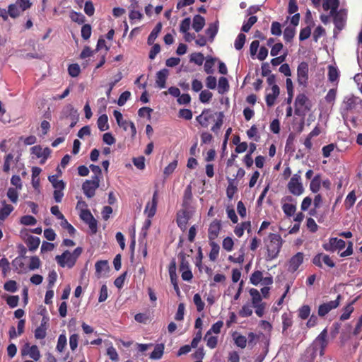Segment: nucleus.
Wrapping results in <instances>:
<instances>
[{"label":"nucleus","mask_w":362,"mask_h":362,"mask_svg":"<svg viewBox=\"0 0 362 362\" xmlns=\"http://www.w3.org/2000/svg\"><path fill=\"white\" fill-rule=\"evenodd\" d=\"M339 78V71L337 69L332 65L328 67V78L331 82L336 81Z\"/></svg>","instance_id":"obj_48"},{"label":"nucleus","mask_w":362,"mask_h":362,"mask_svg":"<svg viewBox=\"0 0 362 362\" xmlns=\"http://www.w3.org/2000/svg\"><path fill=\"white\" fill-rule=\"evenodd\" d=\"M354 301L349 303L344 308V312L343 313L341 314V315L340 316V320L341 321H345L348 319H349L351 313L354 312V307H353V304H354Z\"/></svg>","instance_id":"obj_40"},{"label":"nucleus","mask_w":362,"mask_h":362,"mask_svg":"<svg viewBox=\"0 0 362 362\" xmlns=\"http://www.w3.org/2000/svg\"><path fill=\"white\" fill-rule=\"evenodd\" d=\"M282 209H283V211L284 212V214L287 216L290 217V216H292L295 214L296 207V205H294L293 204L286 203V204H283Z\"/></svg>","instance_id":"obj_47"},{"label":"nucleus","mask_w":362,"mask_h":362,"mask_svg":"<svg viewBox=\"0 0 362 362\" xmlns=\"http://www.w3.org/2000/svg\"><path fill=\"white\" fill-rule=\"evenodd\" d=\"M168 75V70L163 69L160 70L156 74V83L160 88H165V82Z\"/></svg>","instance_id":"obj_23"},{"label":"nucleus","mask_w":362,"mask_h":362,"mask_svg":"<svg viewBox=\"0 0 362 362\" xmlns=\"http://www.w3.org/2000/svg\"><path fill=\"white\" fill-rule=\"evenodd\" d=\"M0 268L1 269L3 276H6L10 271V263L7 258L3 257L0 259Z\"/></svg>","instance_id":"obj_59"},{"label":"nucleus","mask_w":362,"mask_h":362,"mask_svg":"<svg viewBox=\"0 0 362 362\" xmlns=\"http://www.w3.org/2000/svg\"><path fill=\"white\" fill-rule=\"evenodd\" d=\"M162 24L161 23H158L156 24L155 28L151 32L150 35L148 37L147 42L149 45H153L156 39L157 38L158 34L161 31Z\"/></svg>","instance_id":"obj_27"},{"label":"nucleus","mask_w":362,"mask_h":362,"mask_svg":"<svg viewBox=\"0 0 362 362\" xmlns=\"http://www.w3.org/2000/svg\"><path fill=\"white\" fill-rule=\"evenodd\" d=\"M49 180L52 184V186L55 189H64L65 185L62 180H57V177L54 175L49 177Z\"/></svg>","instance_id":"obj_54"},{"label":"nucleus","mask_w":362,"mask_h":362,"mask_svg":"<svg viewBox=\"0 0 362 362\" xmlns=\"http://www.w3.org/2000/svg\"><path fill=\"white\" fill-rule=\"evenodd\" d=\"M327 329H324L320 334L316 338V342L319 344L320 351V355H324L325 349L327 346Z\"/></svg>","instance_id":"obj_21"},{"label":"nucleus","mask_w":362,"mask_h":362,"mask_svg":"<svg viewBox=\"0 0 362 362\" xmlns=\"http://www.w3.org/2000/svg\"><path fill=\"white\" fill-rule=\"evenodd\" d=\"M310 314V308L308 305H304L298 309V317L302 320H306Z\"/></svg>","instance_id":"obj_50"},{"label":"nucleus","mask_w":362,"mask_h":362,"mask_svg":"<svg viewBox=\"0 0 362 362\" xmlns=\"http://www.w3.org/2000/svg\"><path fill=\"white\" fill-rule=\"evenodd\" d=\"M221 230V221L214 219L209 225L208 229L209 240H215Z\"/></svg>","instance_id":"obj_16"},{"label":"nucleus","mask_w":362,"mask_h":362,"mask_svg":"<svg viewBox=\"0 0 362 362\" xmlns=\"http://www.w3.org/2000/svg\"><path fill=\"white\" fill-rule=\"evenodd\" d=\"M245 40H246L245 35L243 33H240L235 40V43H234L235 48L237 50H240L245 45Z\"/></svg>","instance_id":"obj_57"},{"label":"nucleus","mask_w":362,"mask_h":362,"mask_svg":"<svg viewBox=\"0 0 362 362\" xmlns=\"http://www.w3.org/2000/svg\"><path fill=\"white\" fill-rule=\"evenodd\" d=\"M100 186V180L97 177H92L90 180L85 181L82 185V189L85 195L92 198L95 194V190Z\"/></svg>","instance_id":"obj_5"},{"label":"nucleus","mask_w":362,"mask_h":362,"mask_svg":"<svg viewBox=\"0 0 362 362\" xmlns=\"http://www.w3.org/2000/svg\"><path fill=\"white\" fill-rule=\"evenodd\" d=\"M15 3L22 12L30 8L32 5L30 0H16Z\"/></svg>","instance_id":"obj_64"},{"label":"nucleus","mask_w":362,"mask_h":362,"mask_svg":"<svg viewBox=\"0 0 362 362\" xmlns=\"http://www.w3.org/2000/svg\"><path fill=\"white\" fill-rule=\"evenodd\" d=\"M311 105L308 97L303 94H298L295 100V113L298 115L304 114L310 110Z\"/></svg>","instance_id":"obj_4"},{"label":"nucleus","mask_w":362,"mask_h":362,"mask_svg":"<svg viewBox=\"0 0 362 362\" xmlns=\"http://www.w3.org/2000/svg\"><path fill=\"white\" fill-rule=\"evenodd\" d=\"M257 18L255 16L249 18L247 22H245L242 26V31L247 33L252 26L257 22Z\"/></svg>","instance_id":"obj_51"},{"label":"nucleus","mask_w":362,"mask_h":362,"mask_svg":"<svg viewBox=\"0 0 362 362\" xmlns=\"http://www.w3.org/2000/svg\"><path fill=\"white\" fill-rule=\"evenodd\" d=\"M298 10V6L297 5L296 0H289L288 6V13L291 15L293 14V16H288L286 18V22L290 20L291 24L296 27L299 24L300 21V13H297Z\"/></svg>","instance_id":"obj_9"},{"label":"nucleus","mask_w":362,"mask_h":362,"mask_svg":"<svg viewBox=\"0 0 362 362\" xmlns=\"http://www.w3.org/2000/svg\"><path fill=\"white\" fill-rule=\"evenodd\" d=\"M280 93L279 88L277 85H274L269 93L266 95V103L267 106L272 107L275 103V100Z\"/></svg>","instance_id":"obj_20"},{"label":"nucleus","mask_w":362,"mask_h":362,"mask_svg":"<svg viewBox=\"0 0 362 362\" xmlns=\"http://www.w3.org/2000/svg\"><path fill=\"white\" fill-rule=\"evenodd\" d=\"M204 339L206 341V346L210 349H214L218 344V337L216 336L205 334Z\"/></svg>","instance_id":"obj_60"},{"label":"nucleus","mask_w":362,"mask_h":362,"mask_svg":"<svg viewBox=\"0 0 362 362\" xmlns=\"http://www.w3.org/2000/svg\"><path fill=\"white\" fill-rule=\"evenodd\" d=\"M40 240L38 237L30 235L28 238L26 245L30 251H35L40 245Z\"/></svg>","instance_id":"obj_28"},{"label":"nucleus","mask_w":362,"mask_h":362,"mask_svg":"<svg viewBox=\"0 0 362 362\" xmlns=\"http://www.w3.org/2000/svg\"><path fill=\"white\" fill-rule=\"evenodd\" d=\"M312 262L319 268H322V262L330 268L335 267V263L331 257L328 255L324 253H318L315 255L312 259Z\"/></svg>","instance_id":"obj_12"},{"label":"nucleus","mask_w":362,"mask_h":362,"mask_svg":"<svg viewBox=\"0 0 362 362\" xmlns=\"http://www.w3.org/2000/svg\"><path fill=\"white\" fill-rule=\"evenodd\" d=\"M228 185L226 189V194L229 199H232L234 194L236 192L238 188H237V184L235 182H233V179H228Z\"/></svg>","instance_id":"obj_34"},{"label":"nucleus","mask_w":362,"mask_h":362,"mask_svg":"<svg viewBox=\"0 0 362 362\" xmlns=\"http://www.w3.org/2000/svg\"><path fill=\"white\" fill-rule=\"evenodd\" d=\"M321 180L319 175H315L310 182V189L313 193H317L320 188Z\"/></svg>","instance_id":"obj_39"},{"label":"nucleus","mask_w":362,"mask_h":362,"mask_svg":"<svg viewBox=\"0 0 362 362\" xmlns=\"http://www.w3.org/2000/svg\"><path fill=\"white\" fill-rule=\"evenodd\" d=\"M80 218L87 223L92 234H95L98 230V223L89 209L82 210L79 214Z\"/></svg>","instance_id":"obj_7"},{"label":"nucleus","mask_w":362,"mask_h":362,"mask_svg":"<svg viewBox=\"0 0 362 362\" xmlns=\"http://www.w3.org/2000/svg\"><path fill=\"white\" fill-rule=\"evenodd\" d=\"M296 27L288 26L284 31V39L286 42H290L296 35Z\"/></svg>","instance_id":"obj_35"},{"label":"nucleus","mask_w":362,"mask_h":362,"mask_svg":"<svg viewBox=\"0 0 362 362\" xmlns=\"http://www.w3.org/2000/svg\"><path fill=\"white\" fill-rule=\"evenodd\" d=\"M113 115L117 121V124L124 130L127 131L130 128L132 134H136V130L134 124L132 122L123 119L122 114L118 110H114Z\"/></svg>","instance_id":"obj_13"},{"label":"nucleus","mask_w":362,"mask_h":362,"mask_svg":"<svg viewBox=\"0 0 362 362\" xmlns=\"http://www.w3.org/2000/svg\"><path fill=\"white\" fill-rule=\"evenodd\" d=\"M271 33L273 35L280 36L282 33L281 25L277 21H274L271 25Z\"/></svg>","instance_id":"obj_63"},{"label":"nucleus","mask_w":362,"mask_h":362,"mask_svg":"<svg viewBox=\"0 0 362 362\" xmlns=\"http://www.w3.org/2000/svg\"><path fill=\"white\" fill-rule=\"evenodd\" d=\"M49 317L44 316L42 319L40 325L35 330V337L36 339H43L47 335V329L48 327Z\"/></svg>","instance_id":"obj_18"},{"label":"nucleus","mask_w":362,"mask_h":362,"mask_svg":"<svg viewBox=\"0 0 362 362\" xmlns=\"http://www.w3.org/2000/svg\"><path fill=\"white\" fill-rule=\"evenodd\" d=\"M339 0H326L322 4V7L325 11L330 9L331 15H334V13L336 12V10L339 7Z\"/></svg>","instance_id":"obj_26"},{"label":"nucleus","mask_w":362,"mask_h":362,"mask_svg":"<svg viewBox=\"0 0 362 362\" xmlns=\"http://www.w3.org/2000/svg\"><path fill=\"white\" fill-rule=\"evenodd\" d=\"M213 94L207 90H202L199 94V100L203 103H208L211 99Z\"/></svg>","instance_id":"obj_62"},{"label":"nucleus","mask_w":362,"mask_h":362,"mask_svg":"<svg viewBox=\"0 0 362 362\" xmlns=\"http://www.w3.org/2000/svg\"><path fill=\"white\" fill-rule=\"evenodd\" d=\"M283 332L286 331L293 325L292 315L291 313H285L281 316Z\"/></svg>","instance_id":"obj_37"},{"label":"nucleus","mask_w":362,"mask_h":362,"mask_svg":"<svg viewBox=\"0 0 362 362\" xmlns=\"http://www.w3.org/2000/svg\"><path fill=\"white\" fill-rule=\"evenodd\" d=\"M304 259V254L301 252H297L288 261V270L291 272H295L302 264Z\"/></svg>","instance_id":"obj_15"},{"label":"nucleus","mask_w":362,"mask_h":362,"mask_svg":"<svg viewBox=\"0 0 362 362\" xmlns=\"http://www.w3.org/2000/svg\"><path fill=\"white\" fill-rule=\"evenodd\" d=\"M20 222L24 226H33L36 223L37 220L30 215H25L21 218Z\"/></svg>","instance_id":"obj_56"},{"label":"nucleus","mask_w":362,"mask_h":362,"mask_svg":"<svg viewBox=\"0 0 362 362\" xmlns=\"http://www.w3.org/2000/svg\"><path fill=\"white\" fill-rule=\"evenodd\" d=\"M361 103L362 100L354 95H347L344 97L340 106V113L344 121H346L350 115L357 110L358 106L361 105Z\"/></svg>","instance_id":"obj_1"},{"label":"nucleus","mask_w":362,"mask_h":362,"mask_svg":"<svg viewBox=\"0 0 362 362\" xmlns=\"http://www.w3.org/2000/svg\"><path fill=\"white\" fill-rule=\"evenodd\" d=\"M22 11L18 7V6L15 4H10L8 7V13L9 16L16 18L21 15Z\"/></svg>","instance_id":"obj_44"},{"label":"nucleus","mask_w":362,"mask_h":362,"mask_svg":"<svg viewBox=\"0 0 362 362\" xmlns=\"http://www.w3.org/2000/svg\"><path fill=\"white\" fill-rule=\"evenodd\" d=\"M204 61V54L201 52L192 53L190 55V62L200 66Z\"/></svg>","instance_id":"obj_45"},{"label":"nucleus","mask_w":362,"mask_h":362,"mask_svg":"<svg viewBox=\"0 0 362 362\" xmlns=\"http://www.w3.org/2000/svg\"><path fill=\"white\" fill-rule=\"evenodd\" d=\"M97 124L101 132L107 130L109 129L107 115L106 114L100 115L98 119Z\"/></svg>","instance_id":"obj_30"},{"label":"nucleus","mask_w":362,"mask_h":362,"mask_svg":"<svg viewBox=\"0 0 362 362\" xmlns=\"http://www.w3.org/2000/svg\"><path fill=\"white\" fill-rule=\"evenodd\" d=\"M249 292L252 296V305L261 303L260 302L262 301V296L257 289L251 288Z\"/></svg>","instance_id":"obj_52"},{"label":"nucleus","mask_w":362,"mask_h":362,"mask_svg":"<svg viewBox=\"0 0 362 362\" xmlns=\"http://www.w3.org/2000/svg\"><path fill=\"white\" fill-rule=\"evenodd\" d=\"M356 200V197L354 191H351L348 194L344 201V206L347 209L351 208Z\"/></svg>","instance_id":"obj_42"},{"label":"nucleus","mask_w":362,"mask_h":362,"mask_svg":"<svg viewBox=\"0 0 362 362\" xmlns=\"http://www.w3.org/2000/svg\"><path fill=\"white\" fill-rule=\"evenodd\" d=\"M289 192L296 196H299L303 192V187L300 182V177L294 175L288 183Z\"/></svg>","instance_id":"obj_11"},{"label":"nucleus","mask_w":362,"mask_h":362,"mask_svg":"<svg viewBox=\"0 0 362 362\" xmlns=\"http://www.w3.org/2000/svg\"><path fill=\"white\" fill-rule=\"evenodd\" d=\"M234 160H228L226 168L227 177H233V175L236 173L238 165L233 164Z\"/></svg>","instance_id":"obj_49"},{"label":"nucleus","mask_w":362,"mask_h":362,"mask_svg":"<svg viewBox=\"0 0 362 362\" xmlns=\"http://www.w3.org/2000/svg\"><path fill=\"white\" fill-rule=\"evenodd\" d=\"M30 150L32 154L36 156L37 158H47L51 152L49 148H42L40 146H33Z\"/></svg>","instance_id":"obj_22"},{"label":"nucleus","mask_w":362,"mask_h":362,"mask_svg":"<svg viewBox=\"0 0 362 362\" xmlns=\"http://www.w3.org/2000/svg\"><path fill=\"white\" fill-rule=\"evenodd\" d=\"M223 326V322L221 320H218L212 325L211 329L207 331L206 335H211L212 332L215 334H219L221 332V328Z\"/></svg>","instance_id":"obj_55"},{"label":"nucleus","mask_w":362,"mask_h":362,"mask_svg":"<svg viewBox=\"0 0 362 362\" xmlns=\"http://www.w3.org/2000/svg\"><path fill=\"white\" fill-rule=\"evenodd\" d=\"M158 204V191L156 190L153 193L151 202H148L145 207L144 213L147 215L148 218H151L154 216L156 212Z\"/></svg>","instance_id":"obj_17"},{"label":"nucleus","mask_w":362,"mask_h":362,"mask_svg":"<svg viewBox=\"0 0 362 362\" xmlns=\"http://www.w3.org/2000/svg\"><path fill=\"white\" fill-rule=\"evenodd\" d=\"M346 247V242L337 238H330L328 243L322 244L323 249L327 252H334L336 250H341Z\"/></svg>","instance_id":"obj_6"},{"label":"nucleus","mask_w":362,"mask_h":362,"mask_svg":"<svg viewBox=\"0 0 362 362\" xmlns=\"http://www.w3.org/2000/svg\"><path fill=\"white\" fill-rule=\"evenodd\" d=\"M341 296L339 294L334 300L324 303L318 307V315L320 317L325 316L330 310L337 308L340 304Z\"/></svg>","instance_id":"obj_10"},{"label":"nucleus","mask_w":362,"mask_h":362,"mask_svg":"<svg viewBox=\"0 0 362 362\" xmlns=\"http://www.w3.org/2000/svg\"><path fill=\"white\" fill-rule=\"evenodd\" d=\"M209 114V110H204L200 115L197 117V122L204 127H206L208 126L209 120L211 117V115Z\"/></svg>","instance_id":"obj_38"},{"label":"nucleus","mask_w":362,"mask_h":362,"mask_svg":"<svg viewBox=\"0 0 362 362\" xmlns=\"http://www.w3.org/2000/svg\"><path fill=\"white\" fill-rule=\"evenodd\" d=\"M211 250L209 255V259L214 262L217 259L219 254L220 247L215 240H209Z\"/></svg>","instance_id":"obj_24"},{"label":"nucleus","mask_w":362,"mask_h":362,"mask_svg":"<svg viewBox=\"0 0 362 362\" xmlns=\"http://www.w3.org/2000/svg\"><path fill=\"white\" fill-rule=\"evenodd\" d=\"M297 79L299 85L305 86L308 80V64L303 62L297 68Z\"/></svg>","instance_id":"obj_14"},{"label":"nucleus","mask_w":362,"mask_h":362,"mask_svg":"<svg viewBox=\"0 0 362 362\" xmlns=\"http://www.w3.org/2000/svg\"><path fill=\"white\" fill-rule=\"evenodd\" d=\"M26 346L29 348L27 354H28L29 356L33 360L38 361L40 358V353L38 347L36 345H32L31 346H29L28 344H26ZM22 354L24 355L26 354V353L23 352Z\"/></svg>","instance_id":"obj_29"},{"label":"nucleus","mask_w":362,"mask_h":362,"mask_svg":"<svg viewBox=\"0 0 362 362\" xmlns=\"http://www.w3.org/2000/svg\"><path fill=\"white\" fill-rule=\"evenodd\" d=\"M193 301L198 312H201L204 310L205 303L202 301L201 296L199 293L194 295Z\"/></svg>","instance_id":"obj_58"},{"label":"nucleus","mask_w":362,"mask_h":362,"mask_svg":"<svg viewBox=\"0 0 362 362\" xmlns=\"http://www.w3.org/2000/svg\"><path fill=\"white\" fill-rule=\"evenodd\" d=\"M83 249L81 247H76L73 252L65 250L62 255H57L55 259L60 267H67L71 269L75 265L77 259L81 255Z\"/></svg>","instance_id":"obj_3"},{"label":"nucleus","mask_w":362,"mask_h":362,"mask_svg":"<svg viewBox=\"0 0 362 362\" xmlns=\"http://www.w3.org/2000/svg\"><path fill=\"white\" fill-rule=\"evenodd\" d=\"M4 289L6 291L14 293L18 290V285L16 281L8 280L4 285Z\"/></svg>","instance_id":"obj_53"},{"label":"nucleus","mask_w":362,"mask_h":362,"mask_svg":"<svg viewBox=\"0 0 362 362\" xmlns=\"http://www.w3.org/2000/svg\"><path fill=\"white\" fill-rule=\"evenodd\" d=\"M192 194L191 192L190 187L189 186L184 194V198H183V202H182V206L184 208H187L189 205L190 201L192 199Z\"/></svg>","instance_id":"obj_61"},{"label":"nucleus","mask_w":362,"mask_h":362,"mask_svg":"<svg viewBox=\"0 0 362 362\" xmlns=\"http://www.w3.org/2000/svg\"><path fill=\"white\" fill-rule=\"evenodd\" d=\"M263 274L261 271H255L250 276V283L255 286L258 285L262 280Z\"/></svg>","instance_id":"obj_43"},{"label":"nucleus","mask_w":362,"mask_h":362,"mask_svg":"<svg viewBox=\"0 0 362 362\" xmlns=\"http://www.w3.org/2000/svg\"><path fill=\"white\" fill-rule=\"evenodd\" d=\"M4 206L0 209V220L4 221L10 214L13 211V206L11 204L3 202Z\"/></svg>","instance_id":"obj_31"},{"label":"nucleus","mask_w":362,"mask_h":362,"mask_svg":"<svg viewBox=\"0 0 362 362\" xmlns=\"http://www.w3.org/2000/svg\"><path fill=\"white\" fill-rule=\"evenodd\" d=\"M334 23L335 25V28L338 30V31L341 30L345 25V22L346 20V12L345 10H340L337 12H334Z\"/></svg>","instance_id":"obj_19"},{"label":"nucleus","mask_w":362,"mask_h":362,"mask_svg":"<svg viewBox=\"0 0 362 362\" xmlns=\"http://www.w3.org/2000/svg\"><path fill=\"white\" fill-rule=\"evenodd\" d=\"M66 344H67V339H66V335L63 334H60L58 337L56 349L59 352H62L64 351L65 346H66Z\"/></svg>","instance_id":"obj_46"},{"label":"nucleus","mask_w":362,"mask_h":362,"mask_svg":"<svg viewBox=\"0 0 362 362\" xmlns=\"http://www.w3.org/2000/svg\"><path fill=\"white\" fill-rule=\"evenodd\" d=\"M229 90V83L226 77H221L218 83V92L220 94H224Z\"/></svg>","instance_id":"obj_32"},{"label":"nucleus","mask_w":362,"mask_h":362,"mask_svg":"<svg viewBox=\"0 0 362 362\" xmlns=\"http://www.w3.org/2000/svg\"><path fill=\"white\" fill-rule=\"evenodd\" d=\"M205 25V19L200 15H195L193 18L192 28L196 32L202 30Z\"/></svg>","instance_id":"obj_25"},{"label":"nucleus","mask_w":362,"mask_h":362,"mask_svg":"<svg viewBox=\"0 0 362 362\" xmlns=\"http://www.w3.org/2000/svg\"><path fill=\"white\" fill-rule=\"evenodd\" d=\"M283 245V240L278 233H269L268 242L266 243L267 257V259L272 260L276 259Z\"/></svg>","instance_id":"obj_2"},{"label":"nucleus","mask_w":362,"mask_h":362,"mask_svg":"<svg viewBox=\"0 0 362 362\" xmlns=\"http://www.w3.org/2000/svg\"><path fill=\"white\" fill-rule=\"evenodd\" d=\"M164 352V346L163 344H157L154 348V350L151 352L150 355L151 359H160Z\"/></svg>","instance_id":"obj_36"},{"label":"nucleus","mask_w":362,"mask_h":362,"mask_svg":"<svg viewBox=\"0 0 362 362\" xmlns=\"http://www.w3.org/2000/svg\"><path fill=\"white\" fill-rule=\"evenodd\" d=\"M192 216V213L189 211L187 208H185L177 211L176 215V222L182 230H186L188 221Z\"/></svg>","instance_id":"obj_8"},{"label":"nucleus","mask_w":362,"mask_h":362,"mask_svg":"<svg viewBox=\"0 0 362 362\" xmlns=\"http://www.w3.org/2000/svg\"><path fill=\"white\" fill-rule=\"evenodd\" d=\"M233 338L235 345L241 349H244L247 346V338L246 337L242 334H237V333H234L233 334Z\"/></svg>","instance_id":"obj_33"},{"label":"nucleus","mask_w":362,"mask_h":362,"mask_svg":"<svg viewBox=\"0 0 362 362\" xmlns=\"http://www.w3.org/2000/svg\"><path fill=\"white\" fill-rule=\"evenodd\" d=\"M218 22L216 21L214 23L209 24L208 28L206 30V33L207 35L209 36V37L211 39V40H214V37L218 33Z\"/></svg>","instance_id":"obj_41"}]
</instances>
